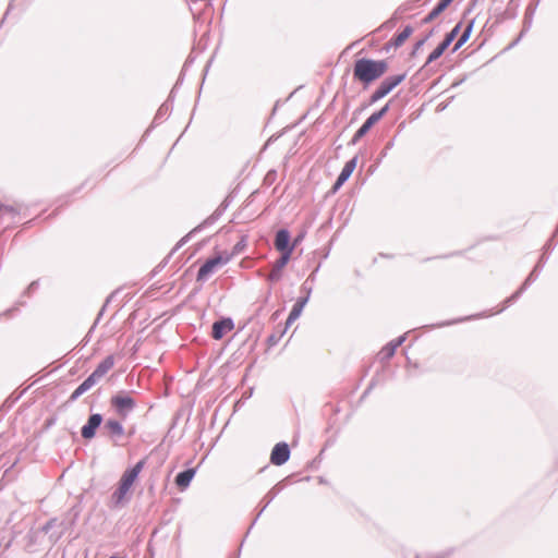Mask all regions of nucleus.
Segmentation results:
<instances>
[{
  "label": "nucleus",
  "mask_w": 558,
  "mask_h": 558,
  "mask_svg": "<svg viewBox=\"0 0 558 558\" xmlns=\"http://www.w3.org/2000/svg\"><path fill=\"white\" fill-rule=\"evenodd\" d=\"M291 235L288 229H279L275 236V247L279 252L292 253L294 244L290 243Z\"/></svg>",
  "instance_id": "14"
},
{
  "label": "nucleus",
  "mask_w": 558,
  "mask_h": 558,
  "mask_svg": "<svg viewBox=\"0 0 558 558\" xmlns=\"http://www.w3.org/2000/svg\"><path fill=\"white\" fill-rule=\"evenodd\" d=\"M393 145H395V137L386 143L383 151L380 153V156L385 157L387 155L388 150H390L393 147Z\"/></svg>",
  "instance_id": "42"
},
{
  "label": "nucleus",
  "mask_w": 558,
  "mask_h": 558,
  "mask_svg": "<svg viewBox=\"0 0 558 558\" xmlns=\"http://www.w3.org/2000/svg\"><path fill=\"white\" fill-rule=\"evenodd\" d=\"M308 302V296H300L298 298L296 302L292 306L291 314L293 318H299L302 314V311L306 303Z\"/></svg>",
  "instance_id": "25"
},
{
  "label": "nucleus",
  "mask_w": 558,
  "mask_h": 558,
  "mask_svg": "<svg viewBox=\"0 0 558 558\" xmlns=\"http://www.w3.org/2000/svg\"><path fill=\"white\" fill-rule=\"evenodd\" d=\"M413 27L411 25H407L399 34H397L391 41L389 43V46H393L396 48L401 47L404 41L412 35Z\"/></svg>",
  "instance_id": "24"
},
{
  "label": "nucleus",
  "mask_w": 558,
  "mask_h": 558,
  "mask_svg": "<svg viewBox=\"0 0 558 558\" xmlns=\"http://www.w3.org/2000/svg\"><path fill=\"white\" fill-rule=\"evenodd\" d=\"M277 177V171L275 169H270L264 177L263 185L267 187L271 186L276 182Z\"/></svg>",
  "instance_id": "30"
},
{
  "label": "nucleus",
  "mask_w": 558,
  "mask_h": 558,
  "mask_svg": "<svg viewBox=\"0 0 558 558\" xmlns=\"http://www.w3.org/2000/svg\"><path fill=\"white\" fill-rule=\"evenodd\" d=\"M33 223V220H28L27 222H25V226H31Z\"/></svg>",
  "instance_id": "55"
},
{
  "label": "nucleus",
  "mask_w": 558,
  "mask_h": 558,
  "mask_svg": "<svg viewBox=\"0 0 558 558\" xmlns=\"http://www.w3.org/2000/svg\"><path fill=\"white\" fill-rule=\"evenodd\" d=\"M110 404L118 415L125 418L136 408V401L128 392L121 391L110 399Z\"/></svg>",
  "instance_id": "4"
},
{
  "label": "nucleus",
  "mask_w": 558,
  "mask_h": 558,
  "mask_svg": "<svg viewBox=\"0 0 558 558\" xmlns=\"http://www.w3.org/2000/svg\"><path fill=\"white\" fill-rule=\"evenodd\" d=\"M545 265H546L545 263H543V262H539V260H538V262L536 263V265H535V266H536L537 268H539L541 270H543V268H544V266H545Z\"/></svg>",
  "instance_id": "52"
},
{
  "label": "nucleus",
  "mask_w": 558,
  "mask_h": 558,
  "mask_svg": "<svg viewBox=\"0 0 558 558\" xmlns=\"http://www.w3.org/2000/svg\"><path fill=\"white\" fill-rule=\"evenodd\" d=\"M281 483L276 484L262 499V508L256 514L255 519L252 522V525H255L262 513L266 510L269 504L277 497V495L282 490Z\"/></svg>",
  "instance_id": "18"
},
{
  "label": "nucleus",
  "mask_w": 558,
  "mask_h": 558,
  "mask_svg": "<svg viewBox=\"0 0 558 558\" xmlns=\"http://www.w3.org/2000/svg\"><path fill=\"white\" fill-rule=\"evenodd\" d=\"M281 279V270H276L272 267L271 271L267 275V280L270 282H277Z\"/></svg>",
  "instance_id": "36"
},
{
  "label": "nucleus",
  "mask_w": 558,
  "mask_h": 558,
  "mask_svg": "<svg viewBox=\"0 0 558 558\" xmlns=\"http://www.w3.org/2000/svg\"><path fill=\"white\" fill-rule=\"evenodd\" d=\"M319 267H320V264L317 265V267L312 271V274L307 277L306 281L310 282V283H313L315 281V278H316V274L318 272L319 270Z\"/></svg>",
  "instance_id": "45"
},
{
  "label": "nucleus",
  "mask_w": 558,
  "mask_h": 558,
  "mask_svg": "<svg viewBox=\"0 0 558 558\" xmlns=\"http://www.w3.org/2000/svg\"><path fill=\"white\" fill-rule=\"evenodd\" d=\"M481 315H476L475 317H480ZM474 316H470V317H465V318H458V319H453V320H450V322H444V323H439L437 325H435L436 327H444V326H448V325H452V324H458V323H462L464 320H468V319H471L473 318Z\"/></svg>",
  "instance_id": "39"
},
{
  "label": "nucleus",
  "mask_w": 558,
  "mask_h": 558,
  "mask_svg": "<svg viewBox=\"0 0 558 558\" xmlns=\"http://www.w3.org/2000/svg\"><path fill=\"white\" fill-rule=\"evenodd\" d=\"M428 40V36H424L422 39L417 40L414 45H413V49L411 51V54L412 56H415L417 53V51L425 45V43Z\"/></svg>",
  "instance_id": "38"
},
{
  "label": "nucleus",
  "mask_w": 558,
  "mask_h": 558,
  "mask_svg": "<svg viewBox=\"0 0 558 558\" xmlns=\"http://www.w3.org/2000/svg\"><path fill=\"white\" fill-rule=\"evenodd\" d=\"M461 27H462V22L457 23L456 26L449 33L446 34L445 37L448 40H450L451 43H453V40L457 38L459 33L461 32Z\"/></svg>",
  "instance_id": "33"
},
{
  "label": "nucleus",
  "mask_w": 558,
  "mask_h": 558,
  "mask_svg": "<svg viewBox=\"0 0 558 558\" xmlns=\"http://www.w3.org/2000/svg\"><path fill=\"white\" fill-rule=\"evenodd\" d=\"M233 198L234 196L232 195V193L227 195L226 198L221 202V204L215 209V211L209 217H207L203 222H201L198 226L194 228V231H202L215 225L225 214L228 207L231 205Z\"/></svg>",
  "instance_id": "5"
},
{
  "label": "nucleus",
  "mask_w": 558,
  "mask_h": 558,
  "mask_svg": "<svg viewBox=\"0 0 558 558\" xmlns=\"http://www.w3.org/2000/svg\"><path fill=\"white\" fill-rule=\"evenodd\" d=\"M376 123L377 121L375 120V117L371 114L354 133L351 141L349 142V145H356Z\"/></svg>",
  "instance_id": "19"
},
{
  "label": "nucleus",
  "mask_w": 558,
  "mask_h": 558,
  "mask_svg": "<svg viewBox=\"0 0 558 558\" xmlns=\"http://www.w3.org/2000/svg\"><path fill=\"white\" fill-rule=\"evenodd\" d=\"M407 337L405 335H402L400 337H398L397 339L388 342L378 353V356L381 361H387V360H390L397 349L405 341Z\"/></svg>",
  "instance_id": "16"
},
{
  "label": "nucleus",
  "mask_w": 558,
  "mask_h": 558,
  "mask_svg": "<svg viewBox=\"0 0 558 558\" xmlns=\"http://www.w3.org/2000/svg\"><path fill=\"white\" fill-rule=\"evenodd\" d=\"M100 380V378L95 375L94 373H92L84 381H83V385L84 387L87 388V390H89L90 388H93L98 381Z\"/></svg>",
  "instance_id": "34"
},
{
  "label": "nucleus",
  "mask_w": 558,
  "mask_h": 558,
  "mask_svg": "<svg viewBox=\"0 0 558 558\" xmlns=\"http://www.w3.org/2000/svg\"><path fill=\"white\" fill-rule=\"evenodd\" d=\"M170 256H171V255L169 254V255H168V256H167V257L161 262V264L158 266V268L163 267V266L168 263V260H169Z\"/></svg>",
  "instance_id": "51"
},
{
  "label": "nucleus",
  "mask_w": 558,
  "mask_h": 558,
  "mask_svg": "<svg viewBox=\"0 0 558 558\" xmlns=\"http://www.w3.org/2000/svg\"><path fill=\"white\" fill-rule=\"evenodd\" d=\"M87 390L86 387H84L83 383L71 393L66 403H73L75 402L81 396H83Z\"/></svg>",
  "instance_id": "29"
},
{
  "label": "nucleus",
  "mask_w": 558,
  "mask_h": 558,
  "mask_svg": "<svg viewBox=\"0 0 558 558\" xmlns=\"http://www.w3.org/2000/svg\"><path fill=\"white\" fill-rule=\"evenodd\" d=\"M388 70L386 60H374L361 58L354 62L353 77L362 83L363 87H368L373 82L380 78Z\"/></svg>",
  "instance_id": "1"
},
{
  "label": "nucleus",
  "mask_w": 558,
  "mask_h": 558,
  "mask_svg": "<svg viewBox=\"0 0 558 558\" xmlns=\"http://www.w3.org/2000/svg\"><path fill=\"white\" fill-rule=\"evenodd\" d=\"M253 526H254V525H252V524L250 525L248 531H247V532H245V535H248V532L252 530V527H253Z\"/></svg>",
  "instance_id": "56"
},
{
  "label": "nucleus",
  "mask_w": 558,
  "mask_h": 558,
  "mask_svg": "<svg viewBox=\"0 0 558 558\" xmlns=\"http://www.w3.org/2000/svg\"><path fill=\"white\" fill-rule=\"evenodd\" d=\"M548 255H549L548 253L543 252V254L541 255L538 260L546 264L548 260V257H549Z\"/></svg>",
  "instance_id": "48"
},
{
  "label": "nucleus",
  "mask_w": 558,
  "mask_h": 558,
  "mask_svg": "<svg viewBox=\"0 0 558 558\" xmlns=\"http://www.w3.org/2000/svg\"><path fill=\"white\" fill-rule=\"evenodd\" d=\"M375 385H376V381H375V379L373 378V379L371 380V383H369L368 387H367V388L365 389V391L363 392V395H362V397H361V398H362V399L366 398V396H368V393L372 391V389L375 387Z\"/></svg>",
  "instance_id": "44"
},
{
  "label": "nucleus",
  "mask_w": 558,
  "mask_h": 558,
  "mask_svg": "<svg viewBox=\"0 0 558 558\" xmlns=\"http://www.w3.org/2000/svg\"><path fill=\"white\" fill-rule=\"evenodd\" d=\"M541 272H542V270L539 268H537L536 266H534V268L532 269L530 275L525 278V280L523 281L521 287L513 294H511L509 298H507L504 301V306L497 313L502 312L505 308H507L512 303H514L522 295V293L538 278Z\"/></svg>",
  "instance_id": "7"
},
{
  "label": "nucleus",
  "mask_w": 558,
  "mask_h": 558,
  "mask_svg": "<svg viewBox=\"0 0 558 558\" xmlns=\"http://www.w3.org/2000/svg\"><path fill=\"white\" fill-rule=\"evenodd\" d=\"M445 51H446V50L442 48V46H439V45H438V46H437V47H436V48H435V49L429 53V56L427 57V60H426V62H425L424 66H426V65L430 64L432 62L436 61L437 59H439V58L444 54V52H445Z\"/></svg>",
  "instance_id": "28"
},
{
  "label": "nucleus",
  "mask_w": 558,
  "mask_h": 558,
  "mask_svg": "<svg viewBox=\"0 0 558 558\" xmlns=\"http://www.w3.org/2000/svg\"><path fill=\"white\" fill-rule=\"evenodd\" d=\"M114 294H116V292H112V293L107 298V300H106L105 304L102 305V307L100 308V311H99V313H98V315H97V318H96V320H95V324H94V325H97V324H98V322L100 320L101 316H104V313H105V311H106L107 304H108L109 302H111V300L113 299Z\"/></svg>",
  "instance_id": "37"
},
{
  "label": "nucleus",
  "mask_w": 558,
  "mask_h": 558,
  "mask_svg": "<svg viewBox=\"0 0 558 558\" xmlns=\"http://www.w3.org/2000/svg\"><path fill=\"white\" fill-rule=\"evenodd\" d=\"M243 242H244V240H242L241 242H239V243L235 245V247H234V248H235L236 251H239V250H240V247H242V245H244V244H243Z\"/></svg>",
  "instance_id": "54"
},
{
  "label": "nucleus",
  "mask_w": 558,
  "mask_h": 558,
  "mask_svg": "<svg viewBox=\"0 0 558 558\" xmlns=\"http://www.w3.org/2000/svg\"><path fill=\"white\" fill-rule=\"evenodd\" d=\"M359 156H354L349 161L345 162L344 167L342 168L341 172L339 173L336 182L332 186V192L338 191L351 177L353 171L356 168Z\"/></svg>",
  "instance_id": "12"
},
{
  "label": "nucleus",
  "mask_w": 558,
  "mask_h": 558,
  "mask_svg": "<svg viewBox=\"0 0 558 558\" xmlns=\"http://www.w3.org/2000/svg\"><path fill=\"white\" fill-rule=\"evenodd\" d=\"M407 77V72L397 74V75H390L385 77L378 87L373 92V94L369 97V104L373 105L384 97H386L390 92H392L398 85H400Z\"/></svg>",
  "instance_id": "3"
},
{
  "label": "nucleus",
  "mask_w": 558,
  "mask_h": 558,
  "mask_svg": "<svg viewBox=\"0 0 558 558\" xmlns=\"http://www.w3.org/2000/svg\"><path fill=\"white\" fill-rule=\"evenodd\" d=\"M296 318H293L292 317V314L290 313L288 318H287V322H286V326L283 328H286V330L288 329V327L295 320Z\"/></svg>",
  "instance_id": "47"
},
{
  "label": "nucleus",
  "mask_w": 558,
  "mask_h": 558,
  "mask_svg": "<svg viewBox=\"0 0 558 558\" xmlns=\"http://www.w3.org/2000/svg\"><path fill=\"white\" fill-rule=\"evenodd\" d=\"M104 429L108 432L110 439L114 442L124 435V426L118 420L109 418L104 425Z\"/></svg>",
  "instance_id": "17"
},
{
  "label": "nucleus",
  "mask_w": 558,
  "mask_h": 558,
  "mask_svg": "<svg viewBox=\"0 0 558 558\" xmlns=\"http://www.w3.org/2000/svg\"><path fill=\"white\" fill-rule=\"evenodd\" d=\"M174 96H173V89L171 90L168 99L158 108L154 120H153V126H156L160 123H162L171 113L172 111V102H173Z\"/></svg>",
  "instance_id": "15"
},
{
  "label": "nucleus",
  "mask_w": 558,
  "mask_h": 558,
  "mask_svg": "<svg viewBox=\"0 0 558 558\" xmlns=\"http://www.w3.org/2000/svg\"><path fill=\"white\" fill-rule=\"evenodd\" d=\"M291 456L290 447L287 442L281 441L275 445L270 453V462L274 465L280 466L289 461Z\"/></svg>",
  "instance_id": "9"
},
{
  "label": "nucleus",
  "mask_w": 558,
  "mask_h": 558,
  "mask_svg": "<svg viewBox=\"0 0 558 558\" xmlns=\"http://www.w3.org/2000/svg\"><path fill=\"white\" fill-rule=\"evenodd\" d=\"M56 423V417H50L46 421V426L51 427Z\"/></svg>",
  "instance_id": "49"
},
{
  "label": "nucleus",
  "mask_w": 558,
  "mask_h": 558,
  "mask_svg": "<svg viewBox=\"0 0 558 558\" xmlns=\"http://www.w3.org/2000/svg\"><path fill=\"white\" fill-rule=\"evenodd\" d=\"M229 262V257H222L221 255L213 256L199 267L196 280L205 281L215 271L218 266H222Z\"/></svg>",
  "instance_id": "6"
},
{
  "label": "nucleus",
  "mask_w": 558,
  "mask_h": 558,
  "mask_svg": "<svg viewBox=\"0 0 558 558\" xmlns=\"http://www.w3.org/2000/svg\"><path fill=\"white\" fill-rule=\"evenodd\" d=\"M145 463L146 460L142 459L132 468H129L124 471L119 481L118 488L111 495V501L114 508L123 505L126 494L133 486L134 482L137 480L140 473L145 466Z\"/></svg>",
  "instance_id": "2"
},
{
  "label": "nucleus",
  "mask_w": 558,
  "mask_h": 558,
  "mask_svg": "<svg viewBox=\"0 0 558 558\" xmlns=\"http://www.w3.org/2000/svg\"><path fill=\"white\" fill-rule=\"evenodd\" d=\"M475 20H471L465 28L463 29L462 34L458 38L457 43L454 44L452 48V52H457L471 37V34L473 32Z\"/></svg>",
  "instance_id": "23"
},
{
  "label": "nucleus",
  "mask_w": 558,
  "mask_h": 558,
  "mask_svg": "<svg viewBox=\"0 0 558 558\" xmlns=\"http://www.w3.org/2000/svg\"><path fill=\"white\" fill-rule=\"evenodd\" d=\"M195 473H196V470L194 468H189V469L181 471L177 474L174 482H175V485L180 488V490H184L190 486L192 480L195 476Z\"/></svg>",
  "instance_id": "20"
},
{
  "label": "nucleus",
  "mask_w": 558,
  "mask_h": 558,
  "mask_svg": "<svg viewBox=\"0 0 558 558\" xmlns=\"http://www.w3.org/2000/svg\"><path fill=\"white\" fill-rule=\"evenodd\" d=\"M433 32H434V31L432 29L429 33H427V35H426V36H428V38H429V37L433 35Z\"/></svg>",
  "instance_id": "57"
},
{
  "label": "nucleus",
  "mask_w": 558,
  "mask_h": 558,
  "mask_svg": "<svg viewBox=\"0 0 558 558\" xmlns=\"http://www.w3.org/2000/svg\"><path fill=\"white\" fill-rule=\"evenodd\" d=\"M312 283L307 282L306 280L302 283L301 286V291L304 292L305 294L303 296H308L311 295L312 293Z\"/></svg>",
  "instance_id": "41"
},
{
  "label": "nucleus",
  "mask_w": 558,
  "mask_h": 558,
  "mask_svg": "<svg viewBox=\"0 0 558 558\" xmlns=\"http://www.w3.org/2000/svg\"><path fill=\"white\" fill-rule=\"evenodd\" d=\"M58 522V519L57 518H52L50 520H48L41 527V531L45 532V533H48L51 529H53L56 526Z\"/></svg>",
  "instance_id": "40"
},
{
  "label": "nucleus",
  "mask_w": 558,
  "mask_h": 558,
  "mask_svg": "<svg viewBox=\"0 0 558 558\" xmlns=\"http://www.w3.org/2000/svg\"><path fill=\"white\" fill-rule=\"evenodd\" d=\"M114 356L112 354L106 356L94 369V374L100 379L113 367Z\"/></svg>",
  "instance_id": "22"
},
{
  "label": "nucleus",
  "mask_w": 558,
  "mask_h": 558,
  "mask_svg": "<svg viewBox=\"0 0 558 558\" xmlns=\"http://www.w3.org/2000/svg\"><path fill=\"white\" fill-rule=\"evenodd\" d=\"M233 319L231 317H222L213 324L211 337L215 340H221L228 332L233 330Z\"/></svg>",
  "instance_id": "11"
},
{
  "label": "nucleus",
  "mask_w": 558,
  "mask_h": 558,
  "mask_svg": "<svg viewBox=\"0 0 558 558\" xmlns=\"http://www.w3.org/2000/svg\"><path fill=\"white\" fill-rule=\"evenodd\" d=\"M451 44L452 43L445 37L444 40L439 44V46H442V48L447 50Z\"/></svg>",
  "instance_id": "46"
},
{
  "label": "nucleus",
  "mask_w": 558,
  "mask_h": 558,
  "mask_svg": "<svg viewBox=\"0 0 558 558\" xmlns=\"http://www.w3.org/2000/svg\"><path fill=\"white\" fill-rule=\"evenodd\" d=\"M194 62V58L192 56H189L185 63H184V68H186L187 65L192 64Z\"/></svg>",
  "instance_id": "50"
},
{
  "label": "nucleus",
  "mask_w": 558,
  "mask_h": 558,
  "mask_svg": "<svg viewBox=\"0 0 558 558\" xmlns=\"http://www.w3.org/2000/svg\"><path fill=\"white\" fill-rule=\"evenodd\" d=\"M19 215L20 211L15 207L0 203V228L7 230L11 223L16 222Z\"/></svg>",
  "instance_id": "13"
},
{
  "label": "nucleus",
  "mask_w": 558,
  "mask_h": 558,
  "mask_svg": "<svg viewBox=\"0 0 558 558\" xmlns=\"http://www.w3.org/2000/svg\"><path fill=\"white\" fill-rule=\"evenodd\" d=\"M104 423V416L100 413H93L88 416L87 422L81 428V435L84 439L90 440L96 436L97 429Z\"/></svg>",
  "instance_id": "8"
},
{
  "label": "nucleus",
  "mask_w": 558,
  "mask_h": 558,
  "mask_svg": "<svg viewBox=\"0 0 558 558\" xmlns=\"http://www.w3.org/2000/svg\"><path fill=\"white\" fill-rule=\"evenodd\" d=\"M284 333H286V328H282L276 332H272L267 338V344L269 347H275L276 344L279 343V341L281 340V338L283 337Z\"/></svg>",
  "instance_id": "27"
},
{
  "label": "nucleus",
  "mask_w": 558,
  "mask_h": 558,
  "mask_svg": "<svg viewBox=\"0 0 558 558\" xmlns=\"http://www.w3.org/2000/svg\"><path fill=\"white\" fill-rule=\"evenodd\" d=\"M389 111V102L386 104L381 109H379L378 111H375L372 113L373 117H375V120L378 122L380 121L385 114Z\"/></svg>",
  "instance_id": "35"
},
{
  "label": "nucleus",
  "mask_w": 558,
  "mask_h": 558,
  "mask_svg": "<svg viewBox=\"0 0 558 558\" xmlns=\"http://www.w3.org/2000/svg\"><path fill=\"white\" fill-rule=\"evenodd\" d=\"M301 240H302V235L296 236V238L294 239V242H293L294 246H295V245H296Z\"/></svg>",
  "instance_id": "53"
},
{
  "label": "nucleus",
  "mask_w": 558,
  "mask_h": 558,
  "mask_svg": "<svg viewBox=\"0 0 558 558\" xmlns=\"http://www.w3.org/2000/svg\"><path fill=\"white\" fill-rule=\"evenodd\" d=\"M557 234H558V226H557V229L555 230V232L553 233L551 238L548 239V241L544 244L543 252L549 254L555 248L556 243L554 242V239L556 238Z\"/></svg>",
  "instance_id": "32"
},
{
  "label": "nucleus",
  "mask_w": 558,
  "mask_h": 558,
  "mask_svg": "<svg viewBox=\"0 0 558 558\" xmlns=\"http://www.w3.org/2000/svg\"><path fill=\"white\" fill-rule=\"evenodd\" d=\"M199 231H194V229H192L186 235H184L177 244L175 246L173 247V250L171 251L170 255H172L175 251H178L180 247H182L189 240L190 238L195 234V233H198Z\"/></svg>",
  "instance_id": "31"
},
{
  "label": "nucleus",
  "mask_w": 558,
  "mask_h": 558,
  "mask_svg": "<svg viewBox=\"0 0 558 558\" xmlns=\"http://www.w3.org/2000/svg\"><path fill=\"white\" fill-rule=\"evenodd\" d=\"M38 287H39L38 280L31 282L26 289V293L31 294V293L35 292L38 289Z\"/></svg>",
  "instance_id": "43"
},
{
  "label": "nucleus",
  "mask_w": 558,
  "mask_h": 558,
  "mask_svg": "<svg viewBox=\"0 0 558 558\" xmlns=\"http://www.w3.org/2000/svg\"><path fill=\"white\" fill-rule=\"evenodd\" d=\"M291 255H292V253L280 252V256L274 263L272 267L276 268V270H282L289 263Z\"/></svg>",
  "instance_id": "26"
},
{
  "label": "nucleus",
  "mask_w": 558,
  "mask_h": 558,
  "mask_svg": "<svg viewBox=\"0 0 558 558\" xmlns=\"http://www.w3.org/2000/svg\"><path fill=\"white\" fill-rule=\"evenodd\" d=\"M538 4V1H536L535 3H530L526 9H525V12H524V17H523V26H522V29L519 34V36L508 46V48H512L514 47L515 45L519 44V41L525 36V34L530 31L531 26H532V23H533V19H534V13H535V10H536V7Z\"/></svg>",
  "instance_id": "10"
},
{
  "label": "nucleus",
  "mask_w": 558,
  "mask_h": 558,
  "mask_svg": "<svg viewBox=\"0 0 558 558\" xmlns=\"http://www.w3.org/2000/svg\"><path fill=\"white\" fill-rule=\"evenodd\" d=\"M453 0H439L433 10L422 20V24H428L433 22L438 15H440Z\"/></svg>",
  "instance_id": "21"
}]
</instances>
